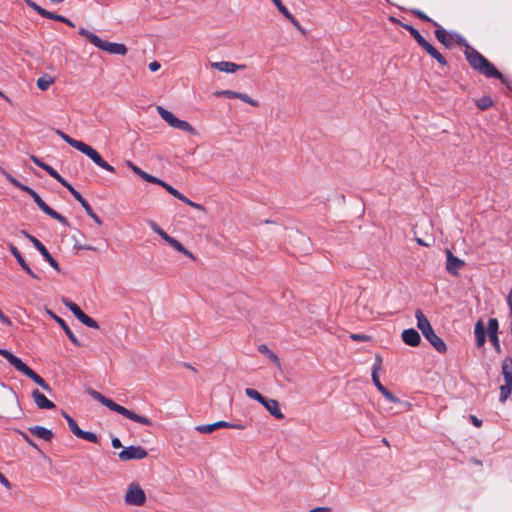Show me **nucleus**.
I'll list each match as a JSON object with an SVG mask.
<instances>
[{"label":"nucleus","mask_w":512,"mask_h":512,"mask_svg":"<svg viewBox=\"0 0 512 512\" xmlns=\"http://www.w3.org/2000/svg\"><path fill=\"white\" fill-rule=\"evenodd\" d=\"M458 43L465 44L466 50L464 52L466 60L469 65L478 73L484 75L487 78H496L499 79L502 83L506 81L503 74L490 62L488 61L481 53H479L476 49L470 47L466 41L459 35H457Z\"/></svg>","instance_id":"1"},{"label":"nucleus","mask_w":512,"mask_h":512,"mask_svg":"<svg viewBox=\"0 0 512 512\" xmlns=\"http://www.w3.org/2000/svg\"><path fill=\"white\" fill-rule=\"evenodd\" d=\"M88 394L94 400L100 402L102 405L106 406L111 411H114V412L134 421V422L140 423V424H142L144 426H148V427L153 425V422L149 418H147L145 416H141L139 414H136L135 412L117 404L113 400L105 397L100 392H98L94 389H89Z\"/></svg>","instance_id":"2"},{"label":"nucleus","mask_w":512,"mask_h":512,"mask_svg":"<svg viewBox=\"0 0 512 512\" xmlns=\"http://www.w3.org/2000/svg\"><path fill=\"white\" fill-rule=\"evenodd\" d=\"M57 135H59L67 144H69L71 147L77 149L78 151L85 154L87 157H89L97 166L100 168L110 172L114 173L115 169L112 165H110L108 162H106L102 156L91 146L88 144L76 140L69 135L65 134L61 130H56Z\"/></svg>","instance_id":"3"},{"label":"nucleus","mask_w":512,"mask_h":512,"mask_svg":"<svg viewBox=\"0 0 512 512\" xmlns=\"http://www.w3.org/2000/svg\"><path fill=\"white\" fill-rule=\"evenodd\" d=\"M415 318L417 320V327L421 331L424 338L435 348L439 353H445L447 351V345L445 342L434 332L429 320L424 315L422 310L417 309L415 311Z\"/></svg>","instance_id":"4"},{"label":"nucleus","mask_w":512,"mask_h":512,"mask_svg":"<svg viewBox=\"0 0 512 512\" xmlns=\"http://www.w3.org/2000/svg\"><path fill=\"white\" fill-rule=\"evenodd\" d=\"M0 355L3 356L17 371L30 378L37 385L40 386L45 381L35 371L28 367L20 358L12 354L10 351L0 348Z\"/></svg>","instance_id":"5"},{"label":"nucleus","mask_w":512,"mask_h":512,"mask_svg":"<svg viewBox=\"0 0 512 512\" xmlns=\"http://www.w3.org/2000/svg\"><path fill=\"white\" fill-rule=\"evenodd\" d=\"M501 374L504 384L500 386L499 401L504 403L512 393V358L505 357L502 361Z\"/></svg>","instance_id":"6"},{"label":"nucleus","mask_w":512,"mask_h":512,"mask_svg":"<svg viewBox=\"0 0 512 512\" xmlns=\"http://www.w3.org/2000/svg\"><path fill=\"white\" fill-rule=\"evenodd\" d=\"M156 110L161 118L172 128L188 132L192 135L196 134L195 128L185 120L178 119L171 111L163 108L162 106H157Z\"/></svg>","instance_id":"7"},{"label":"nucleus","mask_w":512,"mask_h":512,"mask_svg":"<svg viewBox=\"0 0 512 512\" xmlns=\"http://www.w3.org/2000/svg\"><path fill=\"white\" fill-rule=\"evenodd\" d=\"M24 192H26L27 194H29L34 202L37 204V206L39 207V209L41 211H43L45 214H47L48 216H50L51 218L59 221L61 224L63 225H68V220L62 216L61 214H59L58 212H56L55 210H53L52 208H50L43 200L42 198L38 195V193H36L32 188L28 187V186H25V188H23Z\"/></svg>","instance_id":"8"},{"label":"nucleus","mask_w":512,"mask_h":512,"mask_svg":"<svg viewBox=\"0 0 512 512\" xmlns=\"http://www.w3.org/2000/svg\"><path fill=\"white\" fill-rule=\"evenodd\" d=\"M124 500L129 505L142 506L146 502L144 490L135 483L129 485Z\"/></svg>","instance_id":"9"},{"label":"nucleus","mask_w":512,"mask_h":512,"mask_svg":"<svg viewBox=\"0 0 512 512\" xmlns=\"http://www.w3.org/2000/svg\"><path fill=\"white\" fill-rule=\"evenodd\" d=\"M148 452L142 446H129L125 447L119 452L118 457L120 461L126 462L130 460H141L146 458Z\"/></svg>","instance_id":"10"},{"label":"nucleus","mask_w":512,"mask_h":512,"mask_svg":"<svg viewBox=\"0 0 512 512\" xmlns=\"http://www.w3.org/2000/svg\"><path fill=\"white\" fill-rule=\"evenodd\" d=\"M22 233L32 242L34 247L39 251V253L44 257V259L53 267L56 271H60V267L58 262L51 256L47 248L34 236L28 234L24 230Z\"/></svg>","instance_id":"11"},{"label":"nucleus","mask_w":512,"mask_h":512,"mask_svg":"<svg viewBox=\"0 0 512 512\" xmlns=\"http://www.w3.org/2000/svg\"><path fill=\"white\" fill-rule=\"evenodd\" d=\"M95 47H97L98 49L103 50L109 54H114V55L124 56L127 53V47L124 44L105 41V40H102L101 38H99Z\"/></svg>","instance_id":"12"},{"label":"nucleus","mask_w":512,"mask_h":512,"mask_svg":"<svg viewBox=\"0 0 512 512\" xmlns=\"http://www.w3.org/2000/svg\"><path fill=\"white\" fill-rule=\"evenodd\" d=\"M214 95L217 96V97L224 96V97H227V98L240 99L243 102L248 103V104H250L253 107H258L259 106L258 101L252 99L247 94L241 93V92H236V91H233V90L216 91L214 93Z\"/></svg>","instance_id":"13"},{"label":"nucleus","mask_w":512,"mask_h":512,"mask_svg":"<svg viewBox=\"0 0 512 512\" xmlns=\"http://www.w3.org/2000/svg\"><path fill=\"white\" fill-rule=\"evenodd\" d=\"M446 270L456 276L458 275V271L465 265V262L456 256L450 250H446Z\"/></svg>","instance_id":"14"},{"label":"nucleus","mask_w":512,"mask_h":512,"mask_svg":"<svg viewBox=\"0 0 512 512\" xmlns=\"http://www.w3.org/2000/svg\"><path fill=\"white\" fill-rule=\"evenodd\" d=\"M498 327H499V324H498L497 319L490 318L488 321V327H487L489 339H490V342L492 343V345L494 346L495 350L497 352H500L501 347H500V342H499V338H498Z\"/></svg>","instance_id":"15"},{"label":"nucleus","mask_w":512,"mask_h":512,"mask_svg":"<svg viewBox=\"0 0 512 512\" xmlns=\"http://www.w3.org/2000/svg\"><path fill=\"white\" fill-rule=\"evenodd\" d=\"M402 340L406 345L416 347L420 344L421 337L417 330L413 328L405 329L402 332Z\"/></svg>","instance_id":"16"},{"label":"nucleus","mask_w":512,"mask_h":512,"mask_svg":"<svg viewBox=\"0 0 512 512\" xmlns=\"http://www.w3.org/2000/svg\"><path fill=\"white\" fill-rule=\"evenodd\" d=\"M32 398L39 409L55 408V404L37 389L32 391Z\"/></svg>","instance_id":"17"},{"label":"nucleus","mask_w":512,"mask_h":512,"mask_svg":"<svg viewBox=\"0 0 512 512\" xmlns=\"http://www.w3.org/2000/svg\"><path fill=\"white\" fill-rule=\"evenodd\" d=\"M211 67L226 73H235L236 71L245 68L244 65H238L228 61L213 62L211 63Z\"/></svg>","instance_id":"18"},{"label":"nucleus","mask_w":512,"mask_h":512,"mask_svg":"<svg viewBox=\"0 0 512 512\" xmlns=\"http://www.w3.org/2000/svg\"><path fill=\"white\" fill-rule=\"evenodd\" d=\"M262 405L276 419L281 420L284 418V414L282 413L279 402L277 400L266 398Z\"/></svg>","instance_id":"19"},{"label":"nucleus","mask_w":512,"mask_h":512,"mask_svg":"<svg viewBox=\"0 0 512 512\" xmlns=\"http://www.w3.org/2000/svg\"><path fill=\"white\" fill-rule=\"evenodd\" d=\"M432 58H434L440 65L444 66L447 64L444 56L427 40L420 45Z\"/></svg>","instance_id":"20"},{"label":"nucleus","mask_w":512,"mask_h":512,"mask_svg":"<svg viewBox=\"0 0 512 512\" xmlns=\"http://www.w3.org/2000/svg\"><path fill=\"white\" fill-rule=\"evenodd\" d=\"M29 432L40 438V439H43L44 441H51L54 437V434L53 432L50 430V429H47L43 426H32V427H29Z\"/></svg>","instance_id":"21"},{"label":"nucleus","mask_w":512,"mask_h":512,"mask_svg":"<svg viewBox=\"0 0 512 512\" xmlns=\"http://www.w3.org/2000/svg\"><path fill=\"white\" fill-rule=\"evenodd\" d=\"M49 314L52 316V318L62 327V329L64 330L65 334L68 336V338L70 339V341L80 347L81 346V343L79 342V340L77 339V337L73 334V332L71 331V329L68 327V325L66 324V322L59 316L55 315L54 313H52L51 311H49Z\"/></svg>","instance_id":"22"},{"label":"nucleus","mask_w":512,"mask_h":512,"mask_svg":"<svg viewBox=\"0 0 512 512\" xmlns=\"http://www.w3.org/2000/svg\"><path fill=\"white\" fill-rule=\"evenodd\" d=\"M226 426H228V422L227 421H217V422L212 423V424L198 425V426L195 427V429L199 433L210 434L213 431H215L216 429L226 428Z\"/></svg>","instance_id":"23"},{"label":"nucleus","mask_w":512,"mask_h":512,"mask_svg":"<svg viewBox=\"0 0 512 512\" xmlns=\"http://www.w3.org/2000/svg\"><path fill=\"white\" fill-rule=\"evenodd\" d=\"M433 25L437 27V29L435 30V36L437 40L447 48L452 47V42L449 38L447 31L444 28H442L437 22H433Z\"/></svg>","instance_id":"24"},{"label":"nucleus","mask_w":512,"mask_h":512,"mask_svg":"<svg viewBox=\"0 0 512 512\" xmlns=\"http://www.w3.org/2000/svg\"><path fill=\"white\" fill-rule=\"evenodd\" d=\"M474 334L476 337L477 346L482 347L486 340V328L482 321H478L475 324Z\"/></svg>","instance_id":"25"},{"label":"nucleus","mask_w":512,"mask_h":512,"mask_svg":"<svg viewBox=\"0 0 512 512\" xmlns=\"http://www.w3.org/2000/svg\"><path fill=\"white\" fill-rule=\"evenodd\" d=\"M126 165L138 176H140L144 181L151 183L155 181V176L148 174L147 172L140 169L136 166L132 161L127 160Z\"/></svg>","instance_id":"26"},{"label":"nucleus","mask_w":512,"mask_h":512,"mask_svg":"<svg viewBox=\"0 0 512 512\" xmlns=\"http://www.w3.org/2000/svg\"><path fill=\"white\" fill-rule=\"evenodd\" d=\"M126 165L138 176H140L144 181L151 183L155 181V176L148 174L147 172L140 169L136 166L132 161L127 160Z\"/></svg>","instance_id":"27"},{"label":"nucleus","mask_w":512,"mask_h":512,"mask_svg":"<svg viewBox=\"0 0 512 512\" xmlns=\"http://www.w3.org/2000/svg\"><path fill=\"white\" fill-rule=\"evenodd\" d=\"M126 165L138 176H140L144 181L151 183L155 181V176L148 174L147 172L140 169L136 166L132 161L127 160Z\"/></svg>","instance_id":"28"},{"label":"nucleus","mask_w":512,"mask_h":512,"mask_svg":"<svg viewBox=\"0 0 512 512\" xmlns=\"http://www.w3.org/2000/svg\"><path fill=\"white\" fill-rule=\"evenodd\" d=\"M171 247H173L176 251L182 253L183 255H185L186 257L192 259V260H195V256L193 255L192 252H190L189 250H187L177 239L171 237V239L168 241V243Z\"/></svg>","instance_id":"29"},{"label":"nucleus","mask_w":512,"mask_h":512,"mask_svg":"<svg viewBox=\"0 0 512 512\" xmlns=\"http://www.w3.org/2000/svg\"><path fill=\"white\" fill-rule=\"evenodd\" d=\"M62 416L67 421L68 427L70 431L76 436L79 437L80 433L82 432V429L78 426L77 422L68 415L65 411H62Z\"/></svg>","instance_id":"30"},{"label":"nucleus","mask_w":512,"mask_h":512,"mask_svg":"<svg viewBox=\"0 0 512 512\" xmlns=\"http://www.w3.org/2000/svg\"><path fill=\"white\" fill-rule=\"evenodd\" d=\"M54 83V79L49 75H43L37 79V87L45 91Z\"/></svg>","instance_id":"31"},{"label":"nucleus","mask_w":512,"mask_h":512,"mask_svg":"<svg viewBox=\"0 0 512 512\" xmlns=\"http://www.w3.org/2000/svg\"><path fill=\"white\" fill-rule=\"evenodd\" d=\"M404 29H406L410 35L415 39V41L420 46L426 39L420 34V32L411 25L403 24Z\"/></svg>","instance_id":"32"},{"label":"nucleus","mask_w":512,"mask_h":512,"mask_svg":"<svg viewBox=\"0 0 512 512\" xmlns=\"http://www.w3.org/2000/svg\"><path fill=\"white\" fill-rule=\"evenodd\" d=\"M63 304L74 314L77 319H79V316L84 313L77 304L69 299H63Z\"/></svg>","instance_id":"33"},{"label":"nucleus","mask_w":512,"mask_h":512,"mask_svg":"<svg viewBox=\"0 0 512 512\" xmlns=\"http://www.w3.org/2000/svg\"><path fill=\"white\" fill-rule=\"evenodd\" d=\"M151 183L153 184H157V185H160L161 187H163L168 193H170L171 195H173L175 198L176 196H179V191L177 189H175L174 187H172L171 185H169L168 183L164 182L163 180L155 177V181H152Z\"/></svg>","instance_id":"34"},{"label":"nucleus","mask_w":512,"mask_h":512,"mask_svg":"<svg viewBox=\"0 0 512 512\" xmlns=\"http://www.w3.org/2000/svg\"><path fill=\"white\" fill-rule=\"evenodd\" d=\"M45 18H48V19H51V20H55V21H59V22L67 24L70 27H74V23L71 20H69L68 18H66V17H64L62 15H58V14H56L54 12L48 11V14L45 15Z\"/></svg>","instance_id":"35"},{"label":"nucleus","mask_w":512,"mask_h":512,"mask_svg":"<svg viewBox=\"0 0 512 512\" xmlns=\"http://www.w3.org/2000/svg\"><path fill=\"white\" fill-rule=\"evenodd\" d=\"M476 105L480 110L484 111V110H487L490 107H492L493 101H492L491 97L483 96L476 100Z\"/></svg>","instance_id":"36"},{"label":"nucleus","mask_w":512,"mask_h":512,"mask_svg":"<svg viewBox=\"0 0 512 512\" xmlns=\"http://www.w3.org/2000/svg\"><path fill=\"white\" fill-rule=\"evenodd\" d=\"M79 35L86 37L91 44L94 46L96 45L97 41L99 40V36L96 34L90 32L88 29L81 27L78 31Z\"/></svg>","instance_id":"37"},{"label":"nucleus","mask_w":512,"mask_h":512,"mask_svg":"<svg viewBox=\"0 0 512 512\" xmlns=\"http://www.w3.org/2000/svg\"><path fill=\"white\" fill-rule=\"evenodd\" d=\"M82 324H84L85 326L89 327V328H94V329H98L99 328V325L98 323L93 319L91 318L90 316H88L87 314L83 313L82 315L79 316V319H78Z\"/></svg>","instance_id":"38"},{"label":"nucleus","mask_w":512,"mask_h":512,"mask_svg":"<svg viewBox=\"0 0 512 512\" xmlns=\"http://www.w3.org/2000/svg\"><path fill=\"white\" fill-rule=\"evenodd\" d=\"M258 351L269 357L274 363L279 364L278 356L274 352H272L265 344H261L258 347Z\"/></svg>","instance_id":"39"},{"label":"nucleus","mask_w":512,"mask_h":512,"mask_svg":"<svg viewBox=\"0 0 512 512\" xmlns=\"http://www.w3.org/2000/svg\"><path fill=\"white\" fill-rule=\"evenodd\" d=\"M245 394L249 398L258 401L259 403L263 404L266 397L262 396L257 390L253 388H246Z\"/></svg>","instance_id":"40"},{"label":"nucleus","mask_w":512,"mask_h":512,"mask_svg":"<svg viewBox=\"0 0 512 512\" xmlns=\"http://www.w3.org/2000/svg\"><path fill=\"white\" fill-rule=\"evenodd\" d=\"M24 2L32 8L34 11H36L38 14H40L42 17H45L46 14H48V10L42 8L38 4H36L33 0H24Z\"/></svg>","instance_id":"41"},{"label":"nucleus","mask_w":512,"mask_h":512,"mask_svg":"<svg viewBox=\"0 0 512 512\" xmlns=\"http://www.w3.org/2000/svg\"><path fill=\"white\" fill-rule=\"evenodd\" d=\"M78 438L84 439L91 443H98V441H99L98 437L95 433L89 432V431H84V430H82V432L80 433Z\"/></svg>","instance_id":"42"},{"label":"nucleus","mask_w":512,"mask_h":512,"mask_svg":"<svg viewBox=\"0 0 512 512\" xmlns=\"http://www.w3.org/2000/svg\"><path fill=\"white\" fill-rule=\"evenodd\" d=\"M273 4L277 7L278 11L284 16L288 17L290 11L283 5L281 0H271Z\"/></svg>","instance_id":"43"},{"label":"nucleus","mask_w":512,"mask_h":512,"mask_svg":"<svg viewBox=\"0 0 512 512\" xmlns=\"http://www.w3.org/2000/svg\"><path fill=\"white\" fill-rule=\"evenodd\" d=\"M8 248H9L10 252L12 253V255L16 258L18 264H20L22 261H24V258L22 257L20 251L12 243L8 244Z\"/></svg>","instance_id":"44"},{"label":"nucleus","mask_w":512,"mask_h":512,"mask_svg":"<svg viewBox=\"0 0 512 512\" xmlns=\"http://www.w3.org/2000/svg\"><path fill=\"white\" fill-rule=\"evenodd\" d=\"M411 12L422 21L430 22L432 24L434 22L430 17H428L423 11L419 9H412Z\"/></svg>","instance_id":"45"},{"label":"nucleus","mask_w":512,"mask_h":512,"mask_svg":"<svg viewBox=\"0 0 512 512\" xmlns=\"http://www.w3.org/2000/svg\"><path fill=\"white\" fill-rule=\"evenodd\" d=\"M5 177L14 187L19 188L20 190H23V188L26 186L9 173H5Z\"/></svg>","instance_id":"46"},{"label":"nucleus","mask_w":512,"mask_h":512,"mask_svg":"<svg viewBox=\"0 0 512 512\" xmlns=\"http://www.w3.org/2000/svg\"><path fill=\"white\" fill-rule=\"evenodd\" d=\"M5 177L14 187L19 188L20 190H23V188L26 186L9 173H5Z\"/></svg>","instance_id":"47"},{"label":"nucleus","mask_w":512,"mask_h":512,"mask_svg":"<svg viewBox=\"0 0 512 512\" xmlns=\"http://www.w3.org/2000/svg\"><path fill=\"white\" fill-rule=\"evenodd\" d=\"M382 369V357L379 354L375 355V362L372 366L371 373H379Z\"/></svg>","instance_id":"48"},{"label":"nucleus","mask_w":512,"mask_h":512,"mask_svg":"<svg viewBox=\"0 0 512 512\" xmlns=\"http://www.w3.org/2000/svg\"><path fill=\"white\" fill-rule=\"evenodd\" d=\"M389 402L399 403L400 399L393 395L387 388L380 392Z\"/></svg>","instance_id":"49"},{"label":"nucleus","mask_w":512,"mask_h":512,"mask_svg":"<svg viewBox=\"0 0 512 512\" xmlns=\"http://www.w3.org/2000/svg\"><path fill=\"white\" fill-rule=\"evenodd\" d=\"M51 177H53L55 180L59 182V179L62 178V176L50 165L46 164L44 169Z\"/></svg>","instance_id":"50"},{"label":"nucleus","mask_w":512,"mask_h":512,"mask_svg":"<svg viewBox=\"0 0 512 512\" xmlns=\"http://www.w3.org/2000/svg\"><path fill=\"white\" fill-rule=\"evenodd\" d=\"M371 377H372V381H373L374 385L376 386V388L379 392L386 389V387H384L382 385V383L380 382L379 373H371Z\"/></svg>","instance_id":"51"},{"label":"nucleus","mask_w":512,"mask_h":512,"mask_svg":"<svg viewBox=\"0 0 512 512\" xmlns=\"http://www.w3.org/2000/svg\"><path fill=\"white\" fill-rule=\"evenodd\" d=\"M19 265L29 276H31L34 279H39L38 275L31 270V268L29 267L25 260L22 261Z\"/></svg>","instance_id":"52"},{"label":"nucleus","mask_w":512,"mask_h":512,"mask_svg":"<svg viewBox=\"0 0 512 512\" xmlns=\"http://www.w3.org/2000/svg\"><path fill=\"white\" fill-rule=\"evenodd\" d=\"M350 338L354 341H368L370 337L364 334H351Z\"/></svg>","instance_id":"53"},{"label":"nucleus","mask_w":512,"mask_h":512,"mask_svg":"<svg viewBox=\"0 0 512 512\" xmlns=\"http://www.w3.org/2000/svg\"><path fill=\"white\" fill-rule=\"evenodd\" d=\"M285 18L289 20L298 30L302 31V27L299 21L291 13H289L288 17Z\"/></svg>","instance_id":"54"},{"label":"nucleus","mask_w":512,"mask_h":512,"mask_svg":"<svg viewBox=\"0 0 512 512\" xmlns=\"http://www.w3.org/2000/svg\"><path fill=\"white\" fill-rule=\"evenodd\" d=\"M228 429H237V430H244L246 428V425L238 422V423H231L228 422V426H226Z\"/></svg>","instance_id":"55"},{"label":"nucleus","mask_w":512,"mask_h":512,"mask_svg":"<svg viewBox=\"0 0 512 512\" xmlns=\"http://www.w3.org/2000/svg\"><path fill=\"white\" fill-rule=\"evenodd\" d=\"M59 183L63 185L71 194L76 190L69 182H67L63 177L59 179Z\"/></svg>","instance_id":"56"},{"label":"nucleus","mask_w":512,"mask_h":512,"mask_svg":"<svg viewBox=\"0 0 512 512\" xmlns=\"http://www.w3.org/2000/svg\"><path fill=\"white\" fill-rule=\"evenodd\" d=\"M59 183L63 185L71 194L76 190L69 182H67L63 177L59 179Z\"/></svg>","instance_id":"57"},{"label":"nucleus","mask_w":512,"mask_h":512,"mask_svg":"<svg viewBox=\"0 0 512 512\" xmlns=\"http://www.w3.org/2000/svg\"><path fill=\"white\" fill-rule=\"evenodd\" d=\"M30 159L33 161L35 165L42 169H44V167L46 166V163H44L40 158L36 157L35 155H31Z\"/></svg>","instance_id":"58"},{"label":"nucleus","mask_w":512,"mask_h":512,"mask_svg":"<svg viewBox=\"0 0 512 512\" xmlns=\"http://www.w3.org/2000/svg\"><path fill=\"white\" fill-rule=\"evenodd\" d=\"M80 204L84 208L87 215L92 214L93 209L91 208L90 204L87 202L86 199H84L83 202H80Z\"/></svg>","instance_id":"59"},{"label":"nucleus","mask_w":512,"mask_h":512,"mask_svg":"<svg viewBox=\"0 0 512 512\" xmlns=\"http://www.w3.org/2000/svg\"><path fill=\"white\" fill-rule=\"evenodd\" d=\"M158 234L166 243L171 239V236L167 234L162 228L156 233Z\"/></svg>","instance_id":"60"},{"label":"nucleus","mask_w":512,"mask_h":512,"mask_svg":"<svg viewBox=\"0 0 512 512\" xmlns=\"http://www.w3.org/2000/svg\"><path fill=\"white\" fill-rule=\"evenodd\" d=\"M0 483L7 489H11V483L9 480L0 472Z\"/></svg>","instance_id":"61"},{"label":"nucleus","mask_w":512,"mask_h":512,"mask_svg":"<svg viewBox=\"0 0 512 512\" xmlns=\"http://www.w3.org/2000/svg\"><path fill=\"white\" fill-rule=\"evenodd\" d=\"M148 67H149L150 71L156 72V71H158L160 69L161 66H160L159 62L153 61V62L149 63Z\"/></svg>","instance_id":"62"},{"label":"nucleus","mask_w":512,"mask_h":512,"mask_svg":"<svg viewBox=\"0 0 512 512\" xmlns=\"http://www.w3.org/2000/svg\"><path fill=\"white\" fill-rule=\"evenodd\" d=\"M111 445L115 449H118V448L122 447V443H121L120 439L117 438V437L112 438Z\"/></svg>","instance_id":"63"},{"label":"nucleus","mask_w":512,"mask_h":512,"mask_svg":"<svg viewBox=\"0 0 512 512\" xmlns=\"http://www.w3.org/2000/svg\"><path fill=\"white\" fill-rule=\"evenodd\" d=\"M308 512H331V508L330 507H316V508L311 509Z\"/></svg>","instance_id":"64"}]
</instances>
